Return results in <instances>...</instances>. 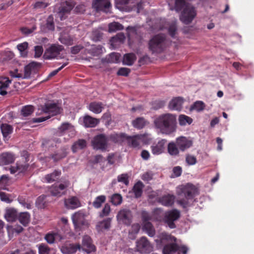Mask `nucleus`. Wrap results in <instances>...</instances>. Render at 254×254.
<instances>
[{
    "instance_id": "nucleus-1",
    "label": "nucleus",
    "mask_w": 254,
    "mask_h": 254,
    "mask_svg": "<svg viewBox=\"0 0 254 254\" xmlns=\"http://www.w3.org/2000/svg\"><path fill=\"white\" fill-rule=\"evenodd\" d=\"M153 124L160 133L169 135L176 131V117L169 113L162 114L155 118Z\"/></svg>"
},
{
    "instance_id": "nucleus-2",
    "label": "nucleus",
    "mask_w": 254,
    "mask_h": 254,
    "mask_svg": "<svg viewBox=\"0 0 254 254\" xmlns=\"http://www.w3.org/2000/svg\"><path fill=\"white\" fill-rule=\"evenodd\" d=\"M176 238L170 235L163 232L160 234L158 238L155 240L157 243L165 244L169 243L165 246L163 250V254H174L176 251H178V254L182 253L183 254H187L188 248L185 246L178 247L176 243Z\"/></svg>"
},
{
    "instance_id": "nucleus-3",
    "label": "nucleus",
    "mask_w": 254,
    "mask_h": 254,
    "mask_svg": "<svg viewBox=\"0 0 254 254\" xmlns=\"http://www.w3.org/2000/svg\"><path fill=\"white\" fill-rule=\"evenodd\" d=\"M118 137L119 135L117 134H111L109 137L103 134H99L93 138L92 145L95 149L106 151L109 146L110 140L117 142Z\"/></svg>"
},
{
    "instance_id": "nucleus-4",
    "label": "nucleus",
    "mask_w": 254,
    "mask_h": 254,
    "mask_svg": "<svg viewBox=\"0 0 254 254\" xmlns=\"http://www.w3.org/2000/svg\"><path fill=\"white\" fill-rule=\"evenodd\" d=\"M179 189L181 191V193L185 195L187 199V200H179L178 201V203L184 207L188 205L190 199H191L194 196L198 194L197 188L192 184H188L185 186H181Z\"/></svg>"
},
{
    "instance_id": "nucleus-5",
    "label": "nucleus",
    "mask_w": 254,
    "mask_h": 254,
    "mask_svg": "<svg viewBox=\"0 0 254 254\" xmlns=\"http://www.w3.org/2000/svg\"><path fill=\"white\" fill-rule=\"evenodd\" d=\"M166 48V39L163 35H157L152 37L148 43L149 50L153 53L162 52Z\"/></svg>"
},
{
    "instance_id": "nucleus-6",
    "label": "nucleus",
    "mask_w": 254,
    "mask_h": 254,
    "mask_svg": "<svg viewBox=\"0 0 254 254\" xmlns=\"http://www.w3.org/2000/svg\"><path fill=\"white\" fill-rule=\"evenodd\" d=\"M115 4L116 7L122 11H129L136 8L138 13L142 8V3L136 2V0H116Z\"/></svg>"
},
{
    "instance_id": "nucleus-7",
    "label": "nucleus",
    "mask_w": 254,
    "mask_h": 254,
    "mask_svg": "<svg viewBox=\"0 0 254 254\" xmlns=\"http://www.w3.org/2000/svg\"><path fill=\"white\" fill-rule=\"evenodd\" d=\"M86 214L81 211L75 212L71 216V220L76 231L88 227L89 223L85 219Z\"/></svg>"
},
{
    "instance_id": "nucleus-8",
    "label": "nucleus",
    "mask_w": 254,
    "mask_h": 254,
    "mask_svg": "<svg viewBox=\"0 0 254 254\" xmlns=\"http://www.w3.org/2000/svg\"><path fill=\"white\" fill-rule=\"evenodd\" d=\"M180 216V212L176 209H174L166 212L163 220L170 228H174L175 225L174 222L177 220Z\"/></svg>"
},
{
    "instance_id": "nucleus-9",
    "label": "nucleus",
    "mask_w": 254,
    "mask_h": 254,
    "mask_svg": "<svg viewBox=\"0 0 254 254\" xmlns=\"http://www.w3.org/2000/svg\"><path fill=\"white\" fill-rule=\"evenodd\" d=\"M34 63H31L25 66L23 74L19 73L17 69L14 71H10V74L13 77L27 78L30 77L32 72L34 70Z\"/></svg>"
},
{
    "instance_id": "nucleus-10",
    "label": "nucleus",
    "mask_w": 254,
    "mask_h": 254,
    "mask_svg": "<svg viewBox=\"0 0 254 254\" xmlns=\"http://www.w3.org/2000/svg\"><path fill=\"white\" fill-rule=\"evenodd\" d=\"M137 251L141 253H148L152 251V247L145 237L141 238L136 242Z\"/></svg>"
},
{
    "instance_id": "nucleus-11",
    "label": "nucleus",
    "mask_w": 254,
    "mask_h": 254,
    "mask_svg": "<svg viewBox=\"0 0 254 254\" xmlns=\"http://www.w3.org/2000/svg\"><path fill=\"white\" fill-rule=\"evenodd\" d=\"M117 219L119 223L129 225L131 223L132 215L128 209H122L118 213Z\"/></svg>"
},
{
    "instance_id": "nucleus-12",
    "label": "nucleus",
    "mask_w": 254,
    "mask_h": 254,
    "mask_svg": "<svg viewBox=\"0 0 254 254\" xmlns=\"http://www.w3.org/2000/svg\"><path fill=\"white\" fill-rule=\"evenodd\" d=\"M64 49L61 45L53 44L47 49L44 54L45 58L51 59L56 58Z\"/></svg>"
},
{
    "instance_id": "nucleus-13",
    "label": "nucleus",
    "mask_w": 254,
    "mask_h": 254,
    "mask_svg": "<svg viewBox=\"0 0 254 254\" xmlns=\"http://www.w3.org/2000/svg\"><path fill=\"white\" fill-rule=\"evenodd\" d=\"M81 250L86 254H89L95 252L96 248L95 246L92 244L90 237L86 235L83 236L81 246Z\"/></svg>"
},
{
    "instance_id": "nucleus-14",
    "label": "nucleus",
    "mask_w": 254,
    "mask_h": 254,
    "mask_svg": "<svg viewBox=\"0 0 254 254\" xmlns=\"http://www.w3.org/2000/svg\"><path fill=\"white\" fill-rule=\"evenodd\" d=\"M69 185L68 181H64L59 186H52L50 189V191L53 196H61L64 193L63 190L68 187Z\"/></svg>"
},
{
    "instance_id": "nucleus-15",
    "label": "nucleus",
    "mask_w": 254,
    "mask_h": 254,
    "mask_svg": "<svg viewBox=\"0 0 254 254\" xmlns=\"http://www.w3.org/2000/svg\"><path fill=\"white\" fill-rule=\"evenodd\" d=\"M166 142V139H162L157 142L153 143L150 146L152 153L154 155L162 154L165 151Z\"/></svg>"
},
{
    "instance_id": "nucleus-16",
    "label": "nucleus",
    "mask_w": 254,
    "mask_h": 254,
    "mask_svg": "<svg viewBox=\"0 0 254 254\" xmlns=\"http://www.w3.org/2000/svg\"><path fill=\"white\" fill-rule=\"evenodd\" d=\"M42 111L45 113H49L51 116H54L60 113L61 109L56 103L49 102L42 107Z\"/></svg>"
},
{
    "instance_id": "nucleus-17",
    "label": "nucleus",
    "mask_w": 254,
    "mask_h": 254,
    "mask_svg": "<svg viewBox=\"0 0 254 254\" xmlns=\"http://www.w3.org/2000/svg\"><path fill=\"white\" fill-rule=\"evenodd\" d=\"M176 142L177 146L182 151L190 148L192 145V140L185 136H180L177 138Z\"/></svg>"
},
{
    "instance_id": "nucleus-18",
    "label": "nucleus",
    "mask_w": 254,
    "mask_h": 254,
    "mask_svg": "<svg viewBox=\"0 0 254 254\" xmlns=\"http://www.w3.org/2000/svg\"><path fill=\"white\" fill-rule=\"evenodd\" d=\"M45 239L48 243L52 244L55 242H61L64 237L58 231H55L47 233L45 236Z\"/></svg>"
},
{
    "instance_id": "nucleus-19",
    "label": "nucleus",
    "mask_w": 254,
    "mask_h": 254,
    "mask_svg": "<svg viewBox=\"0 0 254 254\" xmlns=\"http://www.w3.org/2000/svg\"><path fill=\"white\" fill-rule=\"evenodd\" d=\"M77 250H81L79 244H66L61 248V251L64 254H73Z\"/></svg>"
},
{
    "instance_id": "nucleus-20",
    "label": "nucleus",
    "mask_w": 254,
    "mask_h": 254,
    "mask_svg": "<svg viewBox=\"0 0 254 254\" xmlns=\"http://www.w3.org/2000/svg\"><path fill=\"white\" fill-rule=\"evenodd\" d=\"M110 0H94L92 6L96 10L106 11L111 6Z\"/></svg>"
},
{
    "instance_id": "nucleus-21",
    "label": "nucleus",
    "mask_w": 254,
    "mask_h": 254,
    "mask_svg": "<svg viewBox=\"0 0 254 254\" xmlns=\"http://www.w3.org/2000/svg\"><path fill=\"white\" fill-rule=\"evenodd\" d=\"M74 5V4L72 2L69 1H65L62 4L58 13L61 20L64 18V15L68 13L70 11Z\"/></svg>"
},
{
    "instance_id": "nucleus-22",
    "label": "nucleus",
    "mask_w": 254,
    "mask_h": 254,
    "mask_svg": "<svg viewBox=\"0 0 254 254\" xmlns=\"http://www.w3.org/2000/svg\"><path fill=\"white\" fill-rule=\"evenodd\" d=\"M58 133L60 135L67 133L69 135L72 136L75 135V130L71 125L64 123L59 128Z\"/></svg>"
},
{
    "instance_id": "nucleus-23",
    "label": "nucleus",
    "mask_w": 254,
    "mask_h": 254,
    "mask_svg": "<svg viewBox=\"0 0 254 254\" xmlns=\"http://www.w3.org/2000/svg\"><path fill=\"white\" fill-rule=\"evenodd\" d=\"M17 212L13 208H7L5 210L4 217L8 222H14L17 218Z\"/></svg>"
},
{
    "instance_id": "nucleus-24",
    "label": "nucleus",
    "mask_w": 254,
    "mask_h": 254,
    "mask_svg": "<svg viewBox=\"0 0 254 254\" xmlns=\"http://www.w3.org/2000/svg\"><path fill=\"white\" fill-rule=\"evenodd\" d=\"M11 81L7 77L0 78V94L5 95L7 93V90Z\"/></svg>"
},
{
    "instance_id": "nucleus-25",
    "label": "nucleus",
    "mask_w": 254,
    "mask_h": 254,
    "mask_svg": "<svg viewBox=\"0 0 254 254\" xmlns=\"http://www.w3.org/2000/svg\"><path fill=\"white\" fill-rule=\"evenodd\" d=\"M14 155L10 153L5 152L0 156V164L7 165L13 163L15 160Z\"/></svg>"
},
{
    "instance_id": "nucleus-26",
    "label": "nucleus",
    "mask_w": 254,
    "mask_h": 254,
    "mask_svg": "<svg viewBox=\"0 0 254 254\" xmlns=\"http://www.w3.org/2000/svg\"><path fill=\"white\" fill-rule=\"evenodd\" d=\"M184 100L182 98L177 97L172 99L169 105V107L171 110H180L183 106Z\"/></svg>"
},
{
    "instance_id": "nucleus-27",
    "label": "nucleus",
    "mask_w": 254,
    "mask_h": 254,
    "mask_svg": "<svg viewBox=\"0 0 254 254\" xmlns=\"http://www.w3.org/2000/svg\"><path fill=\"white\" fill-rule=\"evenodd\" d=\"M41 29L44 32H47L49 31H53L54 30L55 24L54 22V17L52 15L48 16L46 24L41 25Z\"/></svg>"
},
{
    "instance_id": "nucleus-28",
    "label": "nucleus",
    "mask_w": 254,
    "mask_h": 254,
    "mask_svg": "<svg viewBox=\"0 0 254 254\" xmlns=\"http://www.w3.org/2000/svg\"><path fill=\"white\" fill-rule=\"evenodd\" d=\"M65 206L68 209H75L80 206V203L75 197H71L64 200Z\"/></svg>"
},
{
    "instance_id": "nucleus-29",
    "label": "nucleus",
    "mask_w": 254,
    "mask_h": 254,
    "mask_svg": "<svg viewBox=\"0 0 254 254\" xmlns=\"http://www.w3.org/2000/svg\"><path fill=\"white\" fill-rule=\"evenodd\" d=\"M61 175V171L55 170L52 173L45 175L43 178V181L48 183H51L59 179Z\"/></svg>"
},
{
    "instance_id": "nucleus-30",
    "label": "nucleus",
    "mask_w": 254,
    "mask_h": 254,
    "mask_svg": "<svg viewBox=\"0 0 254 254\" xmlns=\"http://www.w3.org/2000/svg\"><path fill=\"white\" fill-rule=\"evenodd\" d=\"M149 122L142 117H138L132 121V125L135 128L140 129L149 124Z\"/></svg>"
},
{
    "instance_id": "nucleus-31",
    "label": "nucleus",
    "mask_w": 254,
    "mask_h": 254,
    "mask_svg": "<svg viewBox=\"0 0 254 254\" xmlns=\"http://www.w3.org/2000/svg\"><path fill=\"white\" fill-rule=\"evenodd\" d=\"M84 126L86 127H93L99 123V120L89 116H85L83 119Z\"/></svg>"
},
{
    "instance_id": "nucleus-32",
    "label": "nucleus",
    "mask_w": 254,
    "mask_h": 254,
    "mask_svg": "<svg viewBox=\"0 0 254 254\" xmlns=\"http://www.w3.org/2000/svg\"><path fill=\"white\" fill-rule=\"evenodd\" d=\"M28 165L26 163H21V162H18L15 166L11 167L10 168V173L14 174L16 172L18 173L24 172L28 168Z\"/></svg>"
},
{
    "instance_id": "nucleus-33",
    "label": "nucleus",
    "mask_w": 254,
    "mask_h": 254,
    "mask_svg": "<svg viewBox=\"0 0 254 254\" xmlns=\"http://www.w3.org/2000/svg\"><path fill=\"white\" fill-rule=\"evenodd\" d=\"M0 128L4 139L5 140H8L9 138V135L12 133L13 130L12 127L9 125L4 124L1 125Z\"/></svg>"
},
{
    "instance_id": "nucleus-34",
    "label": "nucleus",
    "mask_w": 254,
    "mask_h": 254,
    "mask_svg": "<svg viewBox=\"0 0 254 254\" xmlns=\"http://www.w3.org/2000/svg\"><path fill=\"white\" fill-rule=\"evenodd\" d=\"M125 36L122 33L118 34L116 36L112 38L110 40L111 45L113 48H115L120 44L123 43L125 40Z\"/></svg>"
},
{
    "instance_id": "nucleus-35",
    "label": "nucleus",
    "mask_w": 254,
    "mask_h": 254,
    "mask_svg": "<svg viewBox=\"0 0 254 254\" xmlns=\"http://www.w3.org/2000/svg\"><path fill=\"white\" fill-rule=\"evenodd\" d=\"M103 108V104L101 102H92L88 106V109L95 114L100 113Z\"/></svg>"
},
{
    "instance_id": "nucleus-36",
    "label": "nucleus",
    "mask_w": 254,
    "mask_h": 254,
    "mask_svg": "<svg viewBox=\"0 0 254 254\" xmlns=\"http://www.w3.org/2000/svg\"><path fill=\"white\" fill-rule=\"evenodd\" d=\"M111 219L108 218L102 221L99 222L96 225V229L99 232H102L109 229L111 226Z\"/></svg>"
},
{
    "instance_id": "nucleus-37",
    "label": "nucleus",
    "mask_w": 254,
    "mask_h": 254,
    "mask_svg": "<svg viewBox=\"0 0 254 254\" xmlns=\"http://www.w3.org/2000/svg\"><path fill=\"white\" fill-rule=\"evenodd\" d=\"M175 196L173 195L167 194L162 196L159 199V202L165 206H170L173 204Z\"/></svg>"
},
{
    "instance_id": "nucleus-38",
    "label": "nucleus",
    "mask_w": 254,
    "mask_h": 254,
    "mask_svg": "<svg viewBox=\"0 0 254 254\" xmlns=\"http://www.w3.org/2000/svg\"><path fill=\"white\" fill-rule=\"evenodd\" d=\"M142 229L149 236L153 237L155 234V231L153 226L149 222H143Z\"/></svg>"
},
{
    "instance_id": "nucleus-39",
    "label": "nucleus",
    "mask_w": 254,
    "mask_h": 254,
    "mask_svg": "<svg viewBox=\"0 0 254 254\" xmlns=\"http://www.w3.org/2000/svg\"><path fill=\"white\" fill-rule=\"evenodd\" d=\"M140 228L138 223L133 224L129 231L128 237L131 239H134Z\"/></svg>"
},
{
    "instance_id": "nucleus-40",
    "label": "nucleus",
    "mask_w": 254,
    "mask_h": 254,
    "mask_svg": "<svg viewBox=\"0 0 254 254\" xmlns=\"http://www.w3.org/2000/svg\"><path fill=\"white\" fill-rule=\"evenodd\" d=\"M136 60V57L133 54H126L123 58V63L124 64L127 65H132Z\"/></svg>"
},
{
    "instance_id": "nucleus-41",
    "label": "nucleus",
    "mask_w": 254,
    "mask_h": 254,
    "mask_svg": "<svg viewBox=\"0 0 254 254\" xmlns=\"http://www.w3.org/2000/svg\"><path fill=\"white\" fill-rule=\"evenodd\" d=\"M179 123L181 126H185L190 125L192 122V119L186 115H181L178 119Z\"/></svg>"
},
{
    "instance_id": "nucleus-42",
    "label": "nucleus",
    "mask_w": 254,
    "mask_h": 254,
    "mask_svg": "<svg viewBox=\"0 0 254 254\" xmlns=\"http://www.w3.org/2000/svg\"><path fill=\"white\" fill-rule=\"evenodd\" d=\"M179 147L177 146L176 143L173 142H170L168 145V153L172 156L178 155L179 153Z\"/></svg>"
},
{
    "instance_id": "nucleus-43",
    "label": "nucleus",
    "mask_w": 254,
    "mask_h": 254,
    "mask_svg": "<svg viewBox=\"0 0 254 254\" xmlns=\"http://www.w3.org/2000/svg\"><path fill=\"white\" fill-rule=\"evenodd\" d=\"M138 137L140 139L141 142L144 144H148L152 140L151 134L148 133L138 134Z\"/></svg>"
},
{
    "instance_id": "nucleus-44",
    "label": "nucleus",
    "mask_w": 254,
    "mask_h": 254,
    "mask_svg": "<svg viewBox=\"0 0 254 254\" xmlns=\"http://www.w3.org/2000/svg\"><path fill=\"white\" fill-rule=\"evenodd\" d=\"M28 46V43L24 42L17 45V49L20 52V55L22 57H26L27 55V49Z\"/></svg>"
},
{
    "instance_id": "nucleus-45",
    "label": "nucleus",
    "mask_w": 254,
    "mask_h": 254,
    "mask_svg": "<svg viewBox=\"0 0 254 254\" xmlns=\"http://www.w3.org/2000/svg\"><path fill=\"white\" fill-rule=\"evenodd\" d=\"M30 214L27 212L20 213L18 215V220L24 226L27 225L30 221Z\"/></svg>"
},
{
    "instance_id": "nucleus-46",
    "label": "nucleus",
    "mask_w": 254,
    "mask_h": 254,
    "mask_svg": "<svg viewBox=\"0 0 254 254\" xmlns=\"http://www.w3.org/2000/svg\"><path fill=\"white\" fill-rule=\"evenodd\" d=\"M143 185L141 182L136 183L133 188V191L135 197H139L141 196L142 192Z\"/></svg>"
},
{
    "instance_id": "nucleus-47",
    "label": "nucleus",
    "mask_w": 254,
    "mask_h": 254,
    "mask_svg": "<svg viewBox=\"0 0 254 254\" xmlns=\"http://www.w3.org/2000/svg\"><path fill=\"white\" fill-rule=\"evenodd\" d=\"M128 143L130 145L133 147H138L141 142L140 139L138 137V134L127 137Z\"/></svg>"
},
{
    "instance_id": "nucleus-48",
    "label": "nucleus",
    "mask_w": 254,
    "mask_h": 254,
    "mask_svg": "<svg viewBox=\"0 0 254 254\" xmlns=\"http://www.w3.org/2000/svg\"><path fill=\"white\" fill-rule=\"evenodd\" d=\"M86 146V142L83 139H79L74 143L72 145V150L73 152L77 151L78 149L84 148Z\"/></svg>"
},
{
    "instance_id": "nucleus-49",
    "label": "nucleus",
    "mask_w": 254,
    "mask_h": 254,
    "mask_svg": "<svg viewBox=\"0 0 254 254\" xmlns=\"http://www.w3.org/2000/svg\"><path fill=\"white\" fill-rule=\"evenodd\" d=\"M152 215L153 219L155 220L156 221H161L162 220H163V216H164V213L160 209L157 208L154 209Z\"/></svg>"
},
{
    "instance_id": "nucleus-50",
    "label": "nucleus",
    "mask_w": 254,
    "mask_h": 254,
    "mask_svg": "<svg viewBox=\"0 0 254 254\" xmlns=\"http://www.w3.org/2000/svg\"><path fill=\"white\" fill-rule=\"evenodd\" d=\"M123 29L122 25L118 22H114L109 24V32H114L118 30H120Z\"/></svg>"
},
{
    "instance_id": "nucleus-51",
    "label": "nucleus",
    "mask_w": 254,
    "mask_h": 254,
    "mask_svg": "<svg viewBox=\"0 0 254 254\" xmlns=\"http://www.w3.org/2000/svg\"><path fill=\"white\" fill-rule=\"evenodd\" d=\"M106 200V196L105 195H100L97 196L93 202V205L94 207L100 208L102 204Z\"/></svg>"
},
{
    "instance_id": "nucleus-52",
    "label": "nucleus",
    "mask_w": 254,
    "mask_h": 254,
    "mask_svg": "<svg viewBox=\"0 0 254 254\" xmlns=\"http://www.w3.org/2000/svg\"><path fill=\"white\" fill-rule=\"evenodd\" d=\"M205 107V104L201 101L195 102L191 107V110H196L197 112H201Z\"/></svg>"
},
{
    "instance_id": "nucleus-53",
    "label": "nucleus",
    "mask_w": 254,
    "mask_h": 254,
    "mask_svg": "<svg viewBox=\"0 0 254 254\" xmlns=\"http://www.w3.org/2000/svg\"><path fill=\"white\" fill-rule=\"evenodd\" d=\"M34 111V108L32 106H26L21 109V114L24 117H27L31 115Z\"/></svg>"
},
{
    "instance_id": "nucleus-54",
    "label": "nucleus",
    "mask_w": 254,
    "mask_h": 254,
    "mask_svg": "<svg viewBox=\"0 0 254 254\" xmlns=\"http://www.w3.org/2000/svg\"><path fill=\"white\" fill-rule=\"evenodd\" d=\"M59 40L62 43L66 45H71L73 44L72 38L68 35H61L59 38Z\"/></svg>"
},
{
    "instance_id": "nucleus-55",
    "label": "nucleus",
    "mask_w": 254,
    "mask_h": 254,
    "mask_svg": "<svg viewBox=\"0 0 254 254\" xmlns=\"http://www.w3.org/2000/svg\"><path fill=\"white\" fill-rule=\"evenodd\" d=\"M0 199L2 201L7 203H11L13 200L11 195L3 192H0Z\"/></svg>"
},
{
    "instance_id": "nucleus-56",
    "label": "nucleus",
    "mask_w": 254,
    "mask_h": 254,
    "mask_svg": "<svg viewBox=\"0 0 254 254\" xmlns=\"http://www.w3.org/2000/svg\"><path fill=\"white\" fill-rule=\"evenodd\" d=\"M120 54L113 53L109 55L107 58V62L109 63H118L120 60Z\"/></svg>"
},
{
    "instance_id": "nucleus-57",
    "label": "nucleus",
    "mask_w": 254,
    "mask_h": 254,
    "mask_svg": "<svg viewBox=\"0 0 254 254\" xmlns=\"http://www.w3.org/2000/svg\"><path fill=\"white\" fill-rule=\"evenodd\" d=\"M39 254H49L50 249L46 244H41L38 246Z\"/></svg>"
},
{
    "instance_id": "nucleus-58",
    "label": "nucleus",
    "mask_w": 254,
    "mask_h": 254,
    "mask_svg": "<svg viewBox=\"0 0 254 254\" xmlns=\"http://www.w3.org/2000/svg\"><path fill=\"white\" fill-rule=\"evenodd\" d=\"M111 202L115 205H119L122 202V197L119 194H114L112 196Z\"/></svg>"
},
{
    "instance_id": "nucleus-59",
    "label": "nucleus",
    "mask_w": 254,
    "mask_h": 254,
    "mask_svg": "<svg viewBox=\"0 0 254 254\" xmlns=\"http://www.w3.org/2000/svg\"><path fill=\"white\" fill-rule=\"evenodd\" d=\"M8 177L6 176H2L0 179V189L6 190V187L8 185Z\"/></svg>"
},
{
    "instance_id": "nucleus-60",
    "label": "nucleus",
    "mask_w": 254,
    "mask_h": 254,
    "mask_svg": "<svg viewBox=\"0 0 254 254\" xmlns=\"http://www.w3.org/2000/svg\"><path fill=\"white\" fill-rule=\"evenodd\" d=\"M186 161L189 165H193L196 163V157L191 155L187 154L186 156Z\"/></svg>"
},
{
    "instance_id": "nucleus-61",
    "label": "nucleus",
    "mask_w": 254,
    "mask_h": 254,
    "mask_svg": "<svg viewBox=\"0 0 254 254\" xmlns=\"http://www.w3.org/2000/svg\"><path fill=\"white\" fill-rule=\"evenodd\" d=\"M49 5V2L46 1H37L34 4V8L35 9H44Z\"/></svg>"
},
{
    "instance_id": "nucleus-62",
    "label": "nucleus",
    "mask_w": 254,
    "mask_h": 254,
    "mask_svg": "<svg viewBox=\"0 0 254 254\" xmlns=\"http://www.w3.org/2000/svg\"><path fill=\"white\" fill-rule=\"evenodd\" d=\"M118 181L119 182L124 183L126 185H127L128 184L127 175L124 174L119 176L118 177Z\"/></svg>"
},
{
    "instance_id": "nucleus-63",
    "label": "nucleus",
    "mask_w": 254,
    "mask_h": 254,
    "mask_svg": "<svg viewBox=\"0 0 254 254\" xmlns=\"http://www.w3.org/2000/svg\"><path fill=\"white\" fill-rule=\"evenodd\" d=\"M36 29L35 26H33L31 28L27 27H23L20 29L21 32L24 34H29L33 32Z\"/></svg>"
},
{
    "instance_id": "nucleus-64",
    "label": "nucleus",
    "mask_w": 254,
    "mask_h": 254,
    "mask_svg": "<svg viewBox=\"0 0 254 254\" xmlns=\"http://www.w3.org/2000/svg\"><path fill=\"white\" fill-rule=\"evenodd\" d=\"M110 206L108 204H106L100 214V216L104 217L107 216L110 212Z\"/></svg>"
}]
</instances>
